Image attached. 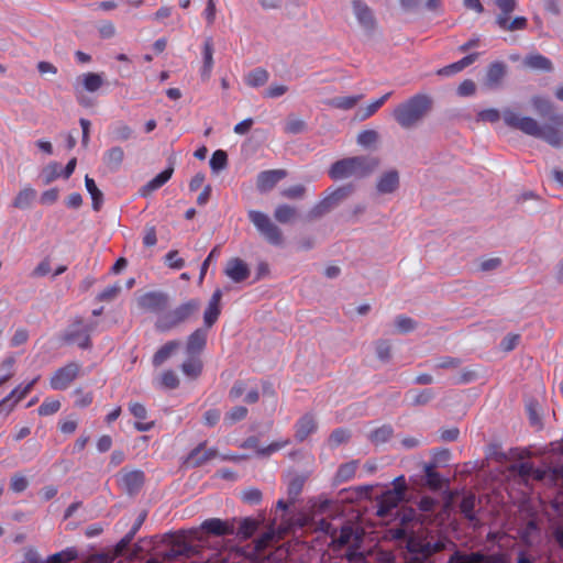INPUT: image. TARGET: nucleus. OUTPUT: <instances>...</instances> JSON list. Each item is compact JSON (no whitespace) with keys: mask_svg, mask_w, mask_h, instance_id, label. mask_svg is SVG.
<instances>
[{"mask_svg":"<svg viewBox=\"0 0 563 563\" xmlns=\"http://www.w3.org/2000/svg\"><path fill=\"white\" fill-rule=\"evenodd\" d=\"M235 523H239V526L235 527L234 536L241 541H245L257 531L261 521L252 517H245L236 519Z\"/></svg>","mask_w":563,"mask_h":563,"instance_id":"4be33fe9","label":"nucleus"},{"mask_svg":"<svg viewBox=\"0 0 563 563\" xmlns=\"http://www.w3.org/2000/svg\"><path fill=\"white\" fill-rule=\"evenodd\" d=\"M363 537H364V533H357L355 534V542H353L346 554H345V558L347 561H354V560H363L364 559V555L363 553H361L358 551V549L361 548V544L363 542Z\"/></svg>","mask_w":563,"mask_h":563,"instance_id":"3c124183","label":"nucleus"},{"mask_svg":"<svg viewBox=\"0 0 563 563\" xmlns=\"http://www.w3.org/2000/svg\"><path fill=\"white\" fill-rule=\"evenodd\" d=\"M60 408L59 400H45L40 407H38V415L40 416H49L55 412H57Z\"/></svg>","mask_w":563,"mask_h":563,"instance_id":"774afa93","label":"nucleus"},{"mask_svg":"<svg viewBox=\"0 0 563 563\" xmlns=\"http://www.w3.org/2000/svg\"><path fill=\"white\" fill-rule=\"evenodd\" d=\"M35 198V190L32 188L22 189L13 200V207L18 209H27Z\"/></svg>","mask_w":563,"mask_h":563,"instance_id":"ea45409f","label":"nucleus"},{"mask_svg":"<svg viewBox=\"0 0 563 563\" xmlns=\"http://www.w3.org/2000/svg\"><path fill=\"white\" fill-rule=\"evenodd\" d=\"M93 327L85 324L82 319H76L63 333L62 341L67 345L77 344L80 349L87 350L91 346L90 333Z\"/></svg>","mask_w":563,"mask_h":563,"instance_id":"423d86ee","label":"nucleus"},{"mask_svg":"<svg viewBox=\"0 0 563 563\" xmlns=\"http://www.w3.org/2000/svg\"><path fill=\"white\" fill-rule=\"evenodd\" d=\"M200 308L198 299H190L180 303L175 309L159 316L155 322V329L159 332H168L188 321Z\"/></svg>","mask_w":563,"mask_h":563,"instance_id":"20e7f679","label":"nucleus"},{"mask_svg":"<svg viewBox=\"0 0 563 563\" xmlns=\"http://www.w3.org/2000/svg\"><path fill=\"white\" fill-rule=\"evenodd\" d=\"M274 218L277 222L286 224L297 218V210L287 203L278 205L274 211Z\"/></svg>","mask_w":563,"mask_h":563,"instance_id":"72a5a7b5","label":"nucleus"},{"mask_svg":"<svg viewBox=\"0 0 563 563\" xmlns=\"http://www.w3.org/2000/svg\"><path fill=\"white\" fill-rule=\"evenodd\" d=\"M206 446V441L199 443L195 449L190 451V453L187 456V462L191 464L194 467H199L208 462V460L205 457V454L202 450Z\"/></svg>","mask_w":563,"mask_h":563,"instance_id":"de8ad7c7","label":"nucleus"},{"mask_svg":"<svg viewBox=\"0 0 563 563\" xmlns=\"http://www.w3.org/2000/svg\"><path fill=\"white\" fill-rule=\"evenodd\" d=\"M404 499L401 488H393L384 493L378 501L377 516L386 517Z\"/></svg>","mask_w":563,"mask_h":563,"instance_id":"ddd939ff","label":"nucleus"},{"mask_svg":"<svg viewBox=\"0 0 563 563\" xmlns=\"http://www.w3.org/2000/svg\"><path fill=\"white\" fill-rule=\"evenodd\" d=\"M85 186L92 200V209L95 211H99L103 205V194L97 187L95 180L90 178L88 175L85 177Z\"/></svg>","mask_w":563,"mask_h":563,"instance_id":"473e14b6","label":"nucleus"},{"mask_svg":"<svg viewBox=\"0 0 563 563\" xmlns=\"http://www.w3.org/2000/svg\"><path fill=\"white\" fill-rule=\"evenodd\" d=\"M78 558V552L75 548H68L64 551L57 552L47 559V563H70Z\"/></svg>","mask_w":563,"mask_h":563,"instance_id":"49530a36","label":"nucleus"},{"mask_svg":"<svg viewBox=\"0 0 563 563\" xmlns=\"http://www.w3.org/2000/svg\"><path fill=\"white\" fill-rule=\"evenodd\" d=\"M432 106L433 100L429 95L417 93L398 104L393 111V117L402 129H412L431 111Z\"/></svg>","mask_w":563,"mask_h":563,"instance_id":"7ed1b4c3","label":"nucleus"},{"mask_svg":"<svg viewBox=\"0 0 563 563\" xmlns=\"http://www.w3.org/2000/svg\"><path fill=\"white\" fill-rule=\"evenodd\" d=\"M222 298V290L216 289L212 294L208 307L203 312V327L207 330H210L214 323L218 321L219 316L221 313L220 301Z\"/></svg>","mask_w":563,"mask_h":563,"instance_id":"4468645a","label":"nucleus"},{"mask_svg":"<svg viewBox=\"0 0 563 563\" xmlns=\"http://www.w3.org/2000/svg\"><path fill=\"white\" fill-rule=\"evenodd\" d=\"M180 343L176 340L169 341L159 347L153 356V365L161 366L167 358L170 357L172 353L179 347Z\"/></svg>","mask_w":563,"mask_h":563,"instance_id":"2f4dec72","label":"nucleus"},{"mask_svg":"<svg viewBox=\"0 0 563 563\" xmlns=\"http://www.w3.org/2000/svg\"><path fill=\"white\" fill-rule=\"evenodd\" d=\"M268 77V71L260 67L249 73L245 81L250 87L257 88L264 86L267 82Z\"/></svg>","mask_w":563,"mask_h":563,"instance_id":"58836bf2","label":"nucleus"},{"mask_svg":"<svg viewBox=\"0 0 563 563\" xmlns=\"http://www.w3.org/2000/svg\"><path fill=\"white\" fill-rule=\"evenodd\" d=\"M305 194H306V187L300 184L290 186L280 191L282 197L291 199V200L301 199V198H303Z\"/></svg>","mask_w":563,"mask_h":563,"instance_id":"5fc2aeb1","label":"nucleus"},{"mask_svg":"<svg viewBox=\"0 0 563 563\" xmlns=\"http://www.w3.org/2000/svg\"><path fill=\"white\" fill-rule=\"evenodd\" d=\"M247 412L249 410L246 407L235 406L225 415V420H228L230 423L239 422L246 418Z\"/></svg>","mask_w":563,"mask_h":563,"instance_id":"bf43d9fd","label":"nucleus"},{"mask_svg":"<svg viewBox=\"0 0 563 563\" xmlns=\"http://www.w3.org/2000/svg\"><path fill=\"white\" fill-rule=\"evenodd\" d=\"M393 435V427L390 424H383L369 433L368 440L375 445H380L388 442Z\"/></svg>","mask_w":563,"mask_h":563,"instance_id":"7c9ffc66","label":"nucleus"},{"mask_svg":"<svg viewBox=\"0 0 563 563\" xmlns=\"http://www.w3.org/2000/svg\"><path fill=\"white\" fill-rule=\"evenodd\" d=\"M174 173V166L170 164L165 170L161 172L158 175H156L152 180H150L145 186L141 189L142 196H147L154 190L161 188L163 185H165L172 177Z\"/></svg>","mask_w":563,"mask_h":563,"instance_id":"b1692460","label":"nucleus"},{"mask_svg":"<svg viewBox=\"0 0 563 563\" xmlns=\"http://www.w3.org/2000/svg\"><path fill=\"white\" fill-rule=\"evenodd\" d=\"M399 187V174L396 169L384 173L376 183V189L379 194H393Z\"/></svg>","mask_w":563,"mask_h":563,"instance_id":"412c9836","label":"nucleus"},{"mask_svg":"<svg viewBox=\"0 0 563 563\" xmlns=\"http://www.w3.org/2000/svg\"><path fill=\"white\" fill-rule=\"evenodd\" d=\"M208 331L205 328L196 329L186 341V353L189 356L199 355L206 347Z\"/></svg>","mask_w":563,"mask_h":563,"instance_id":"2eb2a0df","label":"nucleus"},{"mask_svg":"<svg viewBox=\"0 0 563 563\" xmlns=\"http://www.w3.org/2000/svg\"><path fill=\"white\" fill-rule=\"evenodd\" d=\"M145 483V474L143 471L134 470L122 472L120 484L129 496H135L140 493Z\"/></svg>","mask_w":563,"mask_h":563,"instance_id":"9b49d317","label":"nucleus"},{"mask_svg":"<svg viewBox=\"0 0 563 563\" xmlns=\"http://www.w3.org/2000/svg\"><path fill=\"white\" fill-rule=\"evenodd\" d=\"M59 167L60 166L58 163L53 162L43 168L42 177L45 185L51 184L53 180H55L57 177L62 175Z\"/></svg>","mask_w":563,"mask_h":563,"instance_id":"603ef678","label":"nucleus"},{"mask_svg":"<svg viewBox=\"0 0 563 563\" xmlns=\"http://www.w3.org/2000/svg\"><path fill=\"white\" fill-rule=\"evenodd\" d=\"M332 209L325 202L324 199L316 203L308 212L307 217L309 220H316L330 212Z\"/></svg>","mask_w":563,"mask_h":563,"instance_id":"6e6d98bb","label":"nucleus"},{"mask_svg":"<svg viewBox=\"0 0 563 563\" xmlns=\"http://www.w3.org/2000/svg\"><path fill=\"white\" fill-rule=\"evenodd\" d=\"M460 511L463 517L472 522L474 526H477L479 520L476 516L475 507H476V497L474 494L470 493L465 495L460 503Z\"/></svg>","mask_w":563,"mask_h":563,"instance_id":"393cba45","label":"nucleus"},{"mask_svg":"<svg viewBox=\"0 0 563 563\" xmlns=\"http://www.w3.org/2000/svg\"><path fill=\"white\" fill-rule=\"evenodd\" d=\"M357 533H364L363 530H354L353 527L349 523L344 525L340 529V536L333 540V542L339 547H345L347 545L351 540L355 542V534Z\"/></svg>","mask_w":563,"mask_h":563,"instance_id":"e433bc0d","label":"nucleus"},{"mask_svg":"<svg viewBox=\"0 0 563 563\" xmlns=\"http://www.w3.org/2000/svg\"><path fill=\"white\" fill-rule=\"evenodd\" d=\"M181 371L186 376L196 379L202 372V362L195 356H190L181 364Z\"/></svg>","mask_w":563,"mask_h":563,"instance_id":"4c0bfd02","label":"nucleus"},{"mask_svg":"<svg viewBox=\"0 0 563 563\" xmlns=\"http://www.w3.org/2000/svg\"><path fill=\"white\" fill-rule=\"evenodd\" d=\"M235 522L236 519L233 518L231 520H221L219 518L207 519L201 523V529L207 533L223 537V536H233L235 532Z\"/></svg>","mask_w":563,"mask_h":563,"instance_id":"1a4fd4ad","label":"nucleus"},{"mask_svg":"<svg viewBox=\"0 0 563 563\" xmlns=\"http://www.w3.org/2000/svg\"><path fill=\"white\" fill-rule=\"evenodd\" d=\"M507 73V66L503 62H494L488 65L485 76V86L488 88H497Z\"/></svg>","mask_w":563,"mask_h":563,"instance_id":"6ab92c4d","label":"nucleus"},{"mask_svg":"<svg viewBox=\"0 0 563 563\" xmlns=\"http://www.w3.org/2000/svg\"><path fill=\"white\" fill-rule=\"evenodd\" d=\"M391 92H387L384 96H382L379 99L371 102L366 108L360 109L356 113V117L360 120H365L369 117H372L383 104L384 102L390 97Z\"/></svg>","mask_w":563,"mask_h":563,"instance_id":"a19ab883","label":"nucleus"},{"mask_svg":"<svg viewBox=\"0 0 563 563\" xmlns=\"http://www.w3.org/2000/svg\"><path fill=\"white\" fill-rule=\"evenodd\" d=\"M124 159V151L121 146L109 148L103 156V163L110 170H118Z\"/></svg>","mask_w":563,"mask_h":563,"instance_id":"bb28decb","label":"nucleus"},{"mask_svg":"<svg viewBox=\"0 0 563 563\" xmlns=\"http://www.w3.org/2000/svg\"><path fill=\"white\" fill-rule=\"evenodd\" d=\"M318 423L312 412L305 413L296 423L295 438L298 442H303L310 434L316 432Z\"/></svg>","mask_w":563,"mask_h":563,"instance_id":"a211bd4d","label":"nucleus"},{"mask_svg":"<svg viewBox=\"0 0 563 563\" xmlns=\"http://www.w3.org/2000/svg\"><path fill=\"white\" fill-rule=\"evenodd\" d=\"M203 66L201 69V76L203 79H208L210 77L212 67H213V42L212 37H207L203 43Z\"/></svg>","mask_w":563,"mask_h":563,"instance_id":"cd10ccee","label":"nucleus"},{"mask_svg":"<svg viewBox=\"0 0 563 563\" xmlns=\"http://www.w3.org/2000/svg\"><path fill=\"white\" fill-rule=\"evenodd\" d=\"M120 291H121V286L119 284L108 286L98 295V300L111 301L119 295Z\"/></svg>","mask_w":563,"mask_h":563,"instance_id":"338daca9","label":"nucleus"},{"mask_svg":"<svg viewBox=\"0 0 563 563\" xmlns=\"http://www.w3.org/2000/svg\"><path fill=\"white\" fill-rule=\"evenodd\" d=\"M353 190L354 187L352 185H345L336 188L328 196H325L323 199L329 205V207L333 209L336 206H339L344 199H346L353 192Z\"/></svg>","mask_w":563,"mask_h":563,"instance_id":"c85d7f7f","label":"nucleus"},{"mask_svg":"<svg viewBox=\"0 0 563 563\" xmlns=\"http://www.w3.org/2000/svg\"><path fill=\"white\" fill-rule=\"evenodd\" d=\"M497 25L505 31L523 30L527 26V19L525 16H517L509 22V15L498 14L496 18Z\"/></svg>","mask_w":563,"mask_h":563,"instance_id":"c756f323","label":"nucleus"},{"mask_svg":"<svg viewBox=\"0 0 563 563\" xmlns=\"http://www.w3.org/2000/svg\"><path fill=\"white\" fill-rule=\"evenodd\" d=\"M224 274L234 283H241L250 276V269L244 261L234 257L228 261Z\"/></svg>","mask_w":563,"mask_h":563,"instance_id":"dca6fc26","label":"nucleus"},{"mask_svg":"<svg viewBox=\"0 0 563 563\" xmlns=\"http://www.w3.org/2000/svg\"><path fill=\"white\" fill-rule=\"evenodd\" d=\"M435 464L429 463L424 465V475L427 485L434 490L441 489L443 487V478L441 475L434 471Z\"/></svg>","mask_w":563,"mask_h":563,"instance_id":"c9c22d12","label":"nucleus"},{"mask_svg":"<svg viewBox=\"0 0 563 563\" xmlns=\"http://www.w3.org/2000/svg\"><path fill=\"white\" fill-rule=\"evenodd\" d=\"M362 98L363 95L335 97L328 100L327 104L335 109L350 110L354 108Z\"/></svg>","mask_w":563,"mask_h":563,"instance_id":"f704fd0d","label":"nucleus"},{"mask_svg":"<svg viewBox=\"0 0 563 563\" xmlns=\"http://www.w3.org/2000/svg\"><path fill=\"white\" fill-rule=\"evenodd\" d=\"M416 327V321L409 317L399 316L396 318V328L400 333H409L413 331Z\"/></svg>","mask_w":563,"mask_h":563,"instance_id":"13d9d810","label":"nucleus"},{"mask_svg":"<svg viewBox=\"0 0 563 563\" xmlns=\"http://www.w3.org/2000/svg\"><path fill=\"white\" fill-rule=\"evenodd\" d=\"M307 128V124L301 119H289L285 125V132L288 134L302 133Z\"/></svg>","mask_w":563,"mask_h":563,"instance_id":"e2e57ef3","label":"nucleus"},{"mask_svg":"<svg viewBox=\"0 0 563 563\" xmlns=\"http://www.w3.org/2000/svg\"><path fill=\"white\" fill-rule=\"evenodd\" d=\"M305 481L306 477L303 476H296L290 481L288 485L289 504L295 503L298 496L301 494Z\"/></svg>","mask_w":563,"mask_h":563,"instance_id":"8fccbe9b","label":"nucleus"},{"mask_svg":"<svg viewBox=\"0 0 563 563\" xmlns=\"http://www.w3.org/2000/svg\"><path fill=\"white\" fill-rule=\"evenodd\" d=\"M249 220L253 223L260 235L271 245L280 246L284 243L283 231L271 218L257 210H249Z\"/></svg>","mask_w":563,"mask_h":563,"instance_id":"39448f33","label":"nucleus"},{"mask_svg":"<svg viewBox=\"0 0 563 563\" xmlns=\"http://www.w3.org/2000/svg\"><path fill=\"white\" fill-rule=\"evenodd\" d=\"M531 104L534 111L542 118H548L551 124L540 125L531 117H520L511 109L503 111V119L507 126L521 131L522 133L541 139L549 145L560 148L563 145V135L558 128H563V113H555L553 103L541 96H533Z\"/></svg>","mask_w":563,"mask_h":563,"instance_id":"f257e3e1","label":"nucleus"},{"mask_svg":"<svg viewBox=\"0 0 563 563\" xmlns=\"http://www.w3.org/2000/svg\"><path fill=\"white\" fill-rule=\"evenodd\" d=\"M352 8L361 26L367 33H373L377 26V22L371 8L361 0H353Z\"/></svg>","mask_w":563,"mask_h":563,"instance_id":"9d476101","label":"nucleus"},{"mask_svg":"<svg viewBox=\"0 0 563 563\" xmlns=\"http://www.w3.org/2000/svg\"><path fill=\"white\" fill-rule=\"evenodd\" d=\"M210 167L212 172L218 173L228 166V154L222 150L213 152L210 158Z\"/></svg>","mask_w":563,"mask_h":563,"instance_id":"09e8293b","label":"nucleus"},{"mask_svg":"<svg viewBox=\"0 0 563 563\" xmlns=\"http://www.w3.org/2000/svg\"><path fill=\"white\" fill-rule=\"evenodd\" d=\"M379 140V134L376 130H363L357 134L356 142L360 146L369 148L374 146Z\"/></svg>","mask_w":563,"mask_h":563,"instance_id":"37998d69","label":"nucleus"},{"mask_svg":"<svg viewBox=\"0 0 563 563\" xmlns=\"http://www.w3.org/2000/svg\"><path fill=\"white\" fill-rule=\"evenodd\" d=\"M287 177L285 169H269L261 172L256 178V187L261 192H267L272 190L275 185L282 179Z\"/></svg>","mask_w":563,"mask_h":563,"instance_id":"f8f14e48","label":"nucleus"},{"mask_svg":"<svg viewBox=\"0 0 563 563\" xmlns=\"http://www.w3.org/2000/svg\"><path fill=\"white\" fill-rule=\"evenodd\" d=\"M27 486H29V481L22 474L16 473L11 477L10 489L12 492L22 493L27 488Z\"/></svg>","mask_w":563,"mask_h":563,"instance_id":"052dcab7","label":"nucleus"},{"mask_svg":"<svg viewBox=\"0 0 563 563\" xmlns=\"http://www.w3.org/2000/svg\"><path fill=\"white\" fill-rule=\"evenodd\" d=\"M169 300L168 294L152 290L139 296L136 305L144 312L161 313L168 307Z\"/></svg>","mask_w":563,"mask_h":563,"instance_id":"0eeeda50","label":"nucleus"},{"mask_svg":"<svg viewBox=\"0 0 563 563\" xmlns=\"http://www.w3.org/2000/svg\"><path fill=\"white\" fill-rule=\"evenodd\" d=\"M274 538H275L274 529H269L268 531H265L260 538H257L254 541V551L256 553H261L268 547V544L273 541Z\"/></svg>","mask_w":563,"mask_h":563,"instance_id":"864d4df0","label":"nucleus"},{"mask_svg":"<svg viewBox=\"0 0 563 563\" xmlns=\"http://www.w3.org/2000/svg\"><path fill=\"white\" fill-rule=\"evenodd\" d=\"M332 209L325 202L324 199L316 203L308 212L307 217L309 220H316L330 212Z\"/></svg>","mask_w":563,"mask_h":563,"instance_id":"4d7b16f0","label":"nucleus"},{"mask_svg":"<svg viewBox=\"0 0 563 563\" xmlns=\"http://www.w3.org/2000/svg\"><path fill=\"white\" fill-rule=\"evenodd\" d=\"M356 471V463L355 462H349L343 465H341L338 470L336 477L340 481H347L351 477L354 476Z\"/></svg>","mask_w":563,"mask_h":563,"instance_id":"0e129e2a","label":"nucleus"},{"mask_svg":"<svg viewBox=\"0 0 563 563\" xmlns=\"http://www.w3.org/2000/svg\"><path fill=\"white\" fill-rule=\"evenodd\" d=\"M434 398V393L432 389L427 388L421 391H419L417 395L413 396L411 405L417 406H424L428 402H430Z\"/></svg>","mask_w":563,"mask_h":563,"instance_id":"680f3d73","label":"nucleus"},{"mask_svg":"<svg viewBox=\"0 0 563 563\" xmlns=\"http://www.w3.org/2000/svg\"><path fill=\"white\" fill-rule=\"evenodd\" d=\"M172 540V548L163 553L164 561H175L179 556L189 558L192 553V547L186 542L176 539L173 534H167Z\"/></svg>","mask_w":563,"mask_h":563,"instance_id":"aec40b11","label":"nucleus"},{"mask_svg":"<svg viewBox=\"0 0 563 563\" xmlns=\"http://www.w3.org/2000/svg\"><path fill=\"white\" fill-rule=\"evenodd\" d=\"M354 161L358 164H354L355 176L365 177L373 173L380 164V159L375 156H354Z\"/></svg>","mask_w":563,"mask_h":563,"instance_id":"5701e85b","label":"nucleus"},{"mask_svg":"<svg viewBox=\"0 0 563 563\" xmlns=\"http://www.w3.org/2000/svg\"><path fill=\"white\" fill-rule=\"evenodd\" d=\"M354 164H358L353 157L339 159L329 169V176L334 179H343L355 176Z\"/></svg>","mask_w":563,"mask_h":563,"instance_id":"f3484780","label":"nucleus"},{"mask_svg":"<svg viewBox=\"0 0 563 563\" xmlns=\"http://www.w3.org/2000/svg\"><path fill=\"white\" fill-rule=\"evenodd\" d=\"M453 544L448 538L434 539L427 536L410 534L402 552L405 563H433L430 558Z\"/></svg>","mask_w":563,"mask_h":563,"instance_id":"f03ea898","label":"nucleus"},{"mask_svg":"<svg viewBox=\"0 0 563 563\" xmlns=\"http://www.w3.org/2000/svg\"><path fill=\"white\" fill-rule=\"evenodd\" d=\"M391 350L393 346L390 341L388 340L380 339L375 342L376 356L383 363H387L390 361Z\"/></svg>","mask_w":563,"mask_h":563,"instance_id":"a18cd8bd","label":"nucleus"},{"mask_svg":"<svg viewBox=\"0 0 563 563\" xmlns=\"http://www.w3.org/2000/svg\"><path fill=\"white\" fill-rule=\"evenodd\" d=\"M103 79L97 73H87L82 75V87L86 91L95 92L101 88Z\"/></svg>","mask_w":563,"mask_h":563,"instance_id":"c03bdc74","label":"nucleus"},{"mask_svg":"<svg viewBox=\"0 0 563 563\" xmlns=\"http://www.w3.org/2000/svg\"><path fill=\"white\" fill-rule=\"evenodd\" d=\"M80 371V365L76 362H69L63 367L56 369L49 379V385L55 390L66 389L74 382Z\"/></svg>","mask_w":563,"mask_h":563,"instance_id":"6e6552de","label":"nucleus"},{"mask_svg":"<svg viewBox=\"0 0 563 563\" xmlns=\"http://www.w3.org/2000/svg\"><path fill=\"white\" fill-rule=\"evenodd\" d=\"M523 66L534 70L552 71V62L541 54H529L523 59Z\"/></svg>","mask_w":563,"mask_h":563,"instance_id":"a878e982","label":"nucleus"},{"mask_svg":"<svg viewBox=\"0 0 563 563\" xmlns=\"http://www.w3.org/2000/svg\"><path fill=\"white\" fill-rule=\"evenodd\" d=\"M351 438V431L346 428H338L333 430L328 439V444L331 449L346 443Z\"/></svg>","mask_w":563,"mask_h":563,"instance_id":"79ce46f5","label":"nucleus"},{"mask_svg":"<svg viewBox=\"0 0 563 563\" xmlns=\"http://www.w3.org/2000/svg\"><path fill=\"white\" fill-rule=\"evenodd\" d=\"M468 563H501L499 555H484L479 552L470 554Z\"/></svg>","mask_w":563,"mask_h":563,"instance_id":"69168bd1","label":"nucleus"}]
</instances>
